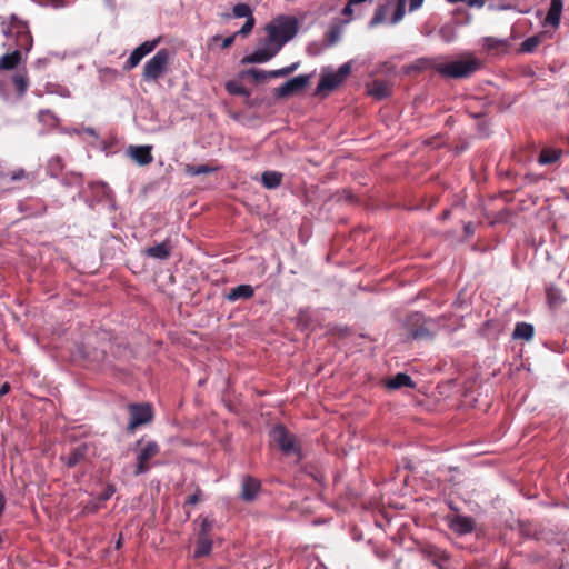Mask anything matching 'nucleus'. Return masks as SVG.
I'll list each match as a JSON object with an SVG mask.
<instances>
[{"label":"nucleus","instance_id":"f257e3e1","mask_svg":"<svg viewBox=\"0 0 569 569\" xmlns=\"http://www.w3.org/2000/svg\"><path fill=\"white\" fill-rule=\"evenodd\" d=\"M3 28L2 32L4 37H16L17 49L12 52L6 53L0 58V72L2 70H13L16 69L20 62L22 61V50L29 52L32 48V36L29 31V27L27 22L19 19L16 14H11L10 23L8 26L4 22H1Z\"/></svg>","mask_w":569,"mask_h":569},{"label":"nucleus","instance_id":"f03ea898","mask_svg":"<svg viewBox=\"0 0 569 569\" xmlns=\"http://www.w3.org/2000/svg\"><path fill=\"white\" fill-rule=\"evenodd\" d=\"M403 328L411 340H432L439 330V322L422 312L415 311L406 317Z\"/></svg>","mask_w":569,"mask_h":569},{"label":"nucleus","instance_id":"7ed1b4c3","mask_svg":"<svg viewBox=\"0 0 569 569\" xmlns=\"http://www.w3.org/2000/svg\"><path fill=\"white\" fill-rule=\"evenodd\" d=\"M266 31L267 39L281 50L297 34L298 20L291 16H280L266 27Z\"/></svg>","mask_w":569,"mask_h":569},{"label":"nucleus","instance_id":"20e7f679","mask_svg":"<svg viewBox=\"0 0 569 569\" xmlns=\"http://www.w3.org/2000/svg\"><path fill=\"white\" fill-rule=\"evenodd\" d=\"M270 437L282 455L293 456L297 463L302 460V448L297 436L291 433L283 425L274 426L270 431Z\"/></svg>","mask_w":569,"mask_h":569},{"label":"nucleus","instance_id":"39448f33","mask_svg":"<svg viewBox=\"0 0 569 569\" xmlns=\"http://www.w3.org/2000/svg\"><path fill=\"white\" fill-rule=\"evenodd\" d=\"M351 72V62L341 64L337 71L325 69L318 82L315 96L326 97L329 92L338 88Z\"/></svg>","mask_w":569,"mask_h":569},{"label":"nucleus","instance_id":"423d86ee","mask_svg":"<svg viewBox=\"0 0 569 569\" xmlns=\"http://www.w3.org/2000/svg\"><path fill=\"white\" fill-rule=\"evenodd\" d=\"M480 67L477 59L455 60L448 63H440L435 66V69L443 77L447 78H467L472 74Z\"/></svg>","mask_w":569,"mask_h":569},{"label":"nucleus","instance_id":"0eeeda50","mask_svg":"<svg viewBox=\"0 0 569 569\" xmlns=\"http://www.w3.org/2000/svg\"><path fill=\"white\" fill-rule=\"evenodd\" d=\"M170 52L168 49H160L157 53L146 62L143 67L142 78L147 82L158 81L168 69Z\"/></svg>","mask_w":569,"mask_h":569},{"label":"nucleus","instance_id":"6e6552de","mask_svg":"<svg viewBox=\"0 0 569 569\" xmlns=\"http://www.w3.org/2000/svg\"><path fill=\"white\" fill-rule=\"evenodd\" d=\"M130 421L127 431L132 433L137 427L149 423L153 419V409L149 403H131L129 405Z\"/></svg>","mask_w":569,"mask_h":569},{"label":"nucleus","instance_id":"1a4fd4ad","mask_svg":"<svg viewBox=\"0 0 569 569\" xmlns=\"http://www.w3.org/2000/svg\"><path fill=\"white\" fill-rule=\"evenodd\" d=\"M312 74H300L283 82L276 88L274 97L277 99H284L296 93L303 91L310 83Z\"/></svg>","mask_w":569,"mask_h":569},{"label":"nucleus","instance_id":"9d476101","mask_svg":"<svg viewBox=\"0 0 569 569\" xmlns=\"http://www.w3.org/2000/svg\"><path fill=\"white\" fill-rule=\"evenodd\" d=\"M423 557L437 569H451V553L429 545L421 550Z\"/></svg>","mask_w":569,"mask_h":569},{"label":"nucleus","instance_id":"9b49d317","mask_svg":"<svg viewBox=\"0 0 569 569\" xmlns=\"http://www.w3.org/2000/svg\"><path fill=\"white\" fill-rule=\"evenodd\" d=\"M446 519L448 528L459 537L470 535L476 529V520L471 516L455 513Z\"/></svg>","mask_w":569,"mask_h":569},{"label":"nucleus","instance_id":"f8f14e48","mask_svg":"<svg viewBox=\"0 0 569 569\" xmlns=\"http://www.w3.org/2000/svg\"><path fill=\"white\" fill-rule=\"evenodd\" d=\"M160 452V447L156 441H149L137 455L134 475L140 476L149 471V460Z\"/></svg>","mask_w":569,"mask_h":569},{"label":"nucleus","instance_id":"ddd939ff","mask_svg":"<svg viewBox=\"0 0 569 569\" xmlns=\"http://www.w3.org/2000/svg\"><path fill=\"white\" fill-rule=\"evenodd\" d=\"M94 198L101 197L94 204H91L90 208L97 211H113L116 210V203L112 197V192L110 188L104 184H97L93 188Z\"/></svg>","mask_w":569,"mask_h":569},{"label":"nucleus","instance_id":"4468645a","mask_svg":"<svg viewBox=\"0 0 569 569\" xmlns=\"http://www.w3.org/2000/svg\"><path fill=\"white\" fill-rule=\"evenodd\" d=\"M279 51L280 49H278L267 39L263 47L258 48L252 53L244 56L241 60V63H264L272 59Z\"/></svg>","mask_w":569,"mask_h":569},{"label":"nucleus","instance_id":"2eb2a0df","mask_svg":"<svg viewBox=\"0 0 569 569\" xmlns=\"http://www.w3.org/2000/svg\"><path fill=\"white\" fill-rule=\"evenodd\" d=\"M261 490V482L249 475L242 477L240 499L244 502H252L258 498Z\"/></svg>","mask_w":569,"mask_h":569},{"label":"nucleus","instance_id":"dca6fc26","mask_svg":"<svg viewBox=\"0 0 569 569\" xmlns=\"http://www.w3.org/2000/svg\"><path fill=\"white\" fill-rule=\"evenodd\" d=\"M158 41L157 40H152V41H146L143 43H141L139 47H137L130 54V57L128 58V60L126 61L124 63V69L126 70H130V69H133L134 67H137L140 61L148 54L150 53L151 51L154 50L156 46H157Z\"/></svg>","mask_w":569,"mask_h":569},{"label":"nucleus","instance_id":"f3484780","mask_svg":"<svg viewBox=\"0 0 569 569\" xmlns=\"http://www.w3.org/2000/svg\"><path fill=\"white\" fill-rule=\"evenodd\" d=\"M79 351L84 358L98 362L100 367L104 370L118 369L114 361L107 355L104 350L93 349L92 353L90 351H86L84 349H79Z\"/></svg>","mask_w":569,"mask_h":569},{"label":"nucleus","instance_id":"a211bd4d","mask_svg":"<svg viewBox=\"0 0 569 569\" xmlns=\"http://www.w3.org/2000/svg\"><path fill=\"white\" fill-rule=\"evenodd\" d=\"M173 246L170 239L157 243L156 246L148 247L143 250L144 256L156 260H167L172 252Z\"/></svg>","mask_w":569,"mask_h":569},{"label":"nucleus","instance_id":"6ab92c4d","mask_svg":"<svg viewBox=\"0 0 569 569\" xmlns=\"http://www.w3.org/2000/svg\"><path fill=\"white\" fill-rule=\"evenodd\" d=\"M89 447L87 443H81L70 450L68 455H63L60 457V460L68 467L73 468L82 460L86 459L88 455Z\"/></svg>","mask_w":569,"mask_h":569},{"label":"nucleus","instance_id":"aec40b11","mask_svg":"<svg viewBox=\"0 0 569 569\" xmlns=\"http://www.w3.org/2000/svg\"><path fill=\"white\" fill-rule=\"evenodd\" d=\"M396 1H397V6H396L395 12L392 14L391 21H390L391 24H397L398 22H400L403 19L405 13H406V0H396ZM408 1H409V11L413 12L422 7L425 0H408Z\"/></svg>","mask_w":569,"mask_h":569},{"label":"nucleus","instance_id":"412c9836","mask_svg":"<svg viewBox=\"0 0 569 569\" xmlns=\"http://www.w3.org/2000/svg\"><path fill=\"white\" fill-rule=\"evenodd\" d=\"M368 94L376 100H382L391 94V87L387 81L373 80L367 86Z\"/></svg>","mask_w":569,"mask_h":569},{"label":"nucleus","instance_id":"4be33fe9","mask_svg":"<svg viewBox=\"0 0 569 569\" xmlns=\"http://www.w3.org/2000/svg\"><path fill=\"white\" fill-rule=\"evenodd\" d=\"M129 154L140 166H146L152 162L150 146H134L129 148Z\"/></svg>","mask_w":569,"mask_h":569},{"label":"nucleus","instance_id":"5701e85b","mask_svg":"<svg viewBox=\"0 0 569 569\" xmlns=\"http://www.w3.org/2000/svg\"><path fill=\"white\" fill-rule=\"evenodd\" d=\"M254 296V289L251 284H239L234 288H231L230 291L226 295V299L229 302H234L240 299L248 300Z\"/></svg>","mask_w":569,"mask_h":569},{"label":"nucleus","instance_id":"b1692460","mask_svg":"<svg viewBox=\"0 0 569 569\" xmlns=\"http://www.w3.org/2000/svg\"><path fill=\"white\" fill-rule=\"evenodd\" d=\"M562 9H563L562 0H551L550 8L545 18V24H549L553 28H558L560 24Z\"/></svg>","mask_w":569,"mask_h":569},{"label":"nucleus","instance_id":"393cba45","mask_svg":"<svg viewBox=\"0 0 569 569\" xmlns=\"http://www.w3.org/2000/svg\"><path fill=\"white\" fill-rule=\"evenodd\" d=\"M386 387L391 390H397L402 387L415 388L416 383L408 373L398 372L386 381Z\"/></svg>","mask_w":569,"mask_h":569},{"label":"nucleus","instance_id":"a878e982","mask_svg":"<svg viewBox=\"0 0 569 569\" xmlns=\"http://www.w3.org/2000/svg\"><path fill=\"white\" fill-rule=\"evenodd\" d=\"M535 335V327L531 323L520 321L517 322L512 332V339L530 341Z\"/></svg>","mask_w":569,"mask_h":569},{"label":"nucleus","instance_id":"bb28decb","mask_svg":"<svg viewBox=\"0 0 569 569\" xmlns=\"http://www.w3.org/2000/svg\"><path fill=\"white\" fill-rule=\"evenodd\" d=\"M199 522V529L197 532V538H211V532L214 527L216 520L211 517L200 515L194 523Z\"/></svg>","mask_w":569,"mask_h":569},{"label":"nucleus","instance_id":"cd10ccee","mask_svg":"<svg viewBox=\"0 0 569 569\" xmlns=\"http://www.w3.org/2000/svg\"><path fill=\"white\" fill-rule=\"evenodd\" d=\"M561 149L543 148L539 154L538 163L541 166L553 164L561 158Z\"/></svg>","mask_w":569,"mask_h":569},{"label":"nucleus","instance_id":"c85d7f7f","mask_svg":"<svg viewBox=\"0 0 569 569\" xmlns=\"http://www.w3.org/2000/svg\"><path fill=\"white\" fill-rule=\"evenodd\" d=\"M253 17L252 9L248 3H238L232 8L231 13H223L221 18L224 20H230L232 18H244L248 19Z\"/></svg>","mask_w":569,"mask_h":569},{"label":"nucleus","instance_id":"c756f323","mask_svg":"<svg viewBox=\"0 0 569 569\" xmlns=\"http://www.w3.org/2000/svg\"><path fill=\"white\" fill-rule=\"evenodd\" d=\"M212 545L211 538H197L193 558L199 559L209 556L212 550Z\"/></svg>","mask_w":569,"mask_h":569},{"label":"nucleus","instance_id":"7c9ffc66","mask_svg":"<svg viewBox=\"0 0 569 569\" xmlns=\"http://www.w3.org/2000/svg\"><path fill=\"white\" fill-rule=\"evenodd\" d=\"M282 173L278 171H264L261 174V182L267 189H276L281 184Z\"/></svg>","mask_w":569,"mask_h":569},{"label":"nucleus","instance_id":"2f4dec72","mask_svg":"<svg viewBox=\"0 0 569 569\" xmlns=\"http://www.w3.org/2000/svg\"><path fill=\"white\" fill-rule=\"evenodd\" d=\"M546 296L551 307H558L565 302L561 290L553 284L546 288Z\"/></svg>","mask_w":569,"mask_h":569},{"label":"nucleus","instance_id":"473e14b6","mask_svg":"<svg viewBox=\"0 0 569 569\" xmlns=\"http://www.w3.org/2000/svg\"><path fill=\"white\" fill-rule=\"evenodd\" d=\"M12 82H13V86H14V88L17 90V93L20 97L23 96L27 92L28 87H29V79H28V76H27L26 71L17 72L12 77Z\"/></svg>","mask_w":569,"mask_h":569},{"label":"nucleus","instance_id":"72a5a7b5","mask_svg":"<svg viewBox=\"0 0 569 569\" xmlns=\"http://www.w3.org/2000/svg\"><path fill=\"white\" fill-rule=\"evenodd\" d=\"M541 41L542 34L529 37L520 44L519 51L521 53H531L541 43Z\"/></svg>","mask_w":569,"mask_h":569},{"label":"nucleus","instance_id":"f704fd0d","mask_svg":"<svg viewBox=\"0 0 569 569\" xmlns=\"http://www.w3.org/2000/svg\"><path fill=\"white\" fill-rule=\"evenodd\" d=\"M191 486L193 487V493L187 497V499L183 502V508L194 506L201 500H203V491L200 488V486L194 482H192Z\"/></svg>","mask_w":569,"mask_h":569},{"label":"nucleus","instance_id":"c9c22d12","mask_svg":"<svg viewBox=\"0 0 569 569\" xmlns=\"http://www.w3.org/2000/svg\"><path fill=\"white\" fill-rule=\"evenodd\" d=\"M439 37L446 43H451L457 39V30L451 24H445L439 29Z\"/></svg>","mask_w":569,"mask_h":569},{"label":"nucleus","instance_id":"e433bc0d","mask_svg":"<svg viewBox=\"0 0 569 569\" xmlns=\"http://www.w3.org/2000/svg\"><path fill=\"white\" fill-rule=\"evenodd\" d=\"M483 46L489 50L500 49V48L506 49L509 47V41L507 39L486 37V38H483Z\"/></svg>","mask_w":569,"mask_h":569},{"label":"nucleus","instance_id":"4c0bfd02","mask_svg":"<svg viewBox=\"0 0 569 569\" xmlns=\"http://www.w3.org/2000/svg\"><path fill=\"white\" fill-rule=\"evenodd\" d=\"M226 89L231 94L243 96V97L249 96V91L242 84H240L236 81H229L226 84Z\"/></svg>","mask_w":569,"mask_h":569},{"label":"nucleus","instance_id":"58836bf2","mask_svg":"<svg viewBox=\"0 0 569 569\" xmlns=\"http://www.w3.org/2000/svg\"><path fill=\"white\" fill-rule=\"evenodd\" d=\"M187 173L190 176L208 174L214 171V168L208 164L188 166Z\"/></svg>","mask_w":569,"mask_h":569},{"label":"nucleus","instance_id":"ea45409f","mask_svg":"<svg viewBox=\"0 0 569 569\" xmlns=\"http://www.w3.org/2000/svg\"><path fill=\"white\" fill-rule=\"evenodd\" d=\"M311 321V315L309 310H300L297 316V326L301 329H307Z\"/></svg>","mask_w":569,"mask_h":569},{"label":"nucleus","instance_id":"a19ab883","mask_svg":"<svg viewBox=\"0 0 569 569\" xmlns=\"http://www.w3.org/2000/svg\"><path fill=\"white\" fill-rule=\"evenodd\" d=\"M268 72L269 71H266V70L251 68V69L246 71V74L250 76L256 81H264L267 79H270Z\"/></svg>","mask_w":569,"mask_h":569},{"label":"nucleus","instance_id":"79ce46f5","mask_svg":"<svg viewBox=\"0 0 569 569\" xmlns=\"http://www.w3.org/2000/svg\"><path fill=\"white\" fill-rule=\"evenodd\" d=\"M254 23H256L254 17H250V18L246 19V22L243 23L241 29L238 30L237 32H234V34L241 36V37H247L252 31Z\"/></svg>","mask_w":569,"mask_h":569},{"label":"nucleus","instance_id":"37998d69","mask_svg":"<svg viewBox=\"0 0 569 569\" xmlns=\"http://www.w3.org/2000/svg\"><path fill=\"white\" fill-rule=\"evenodd\" d=\"M11 181H20L26 180L28 183L32 182V178L29 173H27L23 169H17L11 172L10 176Z\"/></svg>","mask_w":569,"mask_h":569},{"label":"nucleus","instance_id":"c03bdc74","mask_svg":"<svg viewBox=\"0 0 569 569\" xmlns=\"http://www.w3.org/2000/svg\"><path fill=\"white\" fill-rule=\"evenodd\" d=\"M386 16V9L383 7H379L376 9L373 17L371 18L369 24L370 27H376L383 22Z\"/></svg>","mask_w":569,"mask_h":569},{"label":"nucleus","instance_id":"a18cd8bd","mask_svg":"<svg viewBox=\"0 0 569 569\" xmlns=\"http://www.w3.org/2000/svg\"><path fill=\"white\" fill-rule=\"evenodd\" d=\"M341 32L339 28L332 27L330 31L328 32L327 38V46H333L339 39H340Z\"/></svg>","mask_w":569,"mask_h":569},{"label":"nucleus","instance_id":"49530a36","mask_svg":"<svg viewBox=\"0 0 569 569\" xmlns=\"http://www.w3.org/2000/svg\"><path fill=\"white\" fill-rule=\"evenodd\" d=\"M114 492H116V490H114L113 486H108L102 492L99 493L98 500L107 501L113 496Z\"/></svg>","mask_w":569,"mask_h":569},{"label":"nucleus","instance_id":"de8ad7c7","mask_svg":"<svg viewBox=\"0 0 569 569\" xmlns=\"http://www.w3.org/2000/svg\"><path fill=\"white\" fill-rule=\"evenodd\" d=\"M39 120L40 121L51 120V121L56 122L57 121V117L50 110H41L39 112Z\"/></svg>","mask_w":569,"mask_h":569},{"label":"nucleus","instance_id":"09e8293b","mask_svg":"<svg viewBox=\"0 0 569 569\" xmlns=\"http://www.w3.org/2000/svg\"><path fill=\"white\" fill-rule=\"evenodd\" d=\"M476 228H477V224H475L473 222L465 223V226H463L465 238L466 239L471 238L475 234Z\"/></svg>","mask_w":569,"mask_h":569},{"label":"nucleus","instance_id":"8fccbe9b","mask_svg":"<svg viewBox=\"0 0 569 569\" xmlns=\"http://www.w3.org/2000/svg\"><path fill=\"white\" fill-rule=\"evenodd\" d=\"M268 74L270 78H282L288 76L284 68L270 70Z\"/></svg>","mask_w":569,"mask_h":569},{"label":"nucleus","instance_id":"3c124183","mask_svg":"<svg viewBox=\"0 0 569 569\" xmlns=\"http://www.w3.org/2000/svg\"><path fill=\"white\" fill-rule=\"evenodd\" d=\"M353 6L355 4H350V0H348L347 4L342 9V14L349 18L348 21L352 19Z\"/></svg>","mask_w":569,"mask_h":569},{"label":"nucleus","instance_id":"603ef678","mask_svg":"<svg viewBox=\"0 0 569 569\" xmlns=\"http://www.w3.org/2000/svg\"><path fill=\"white\" fill-rule=\"evenodd\" d=\"M111 352L113 355H118L119 357H121L122 353H127L128 352V348L123 347L121 345L111 346Z\"/></svg>","mask_w":569,"mask_h":569},{"label":"nucleus","instance_id":"864d4df0","mask_svg":"<svg viewBox=\"0 0 569 569\" xmlns=\"http://www.w3.org/2000/svg\"><path fill=\"white\" fill-rule=\"evenodd\" d=\"M49 62L50 61L48 58H39L34 61V68L39 70L46 69Z\"/></svg>","mask_w":569,"mask_h":569},{"label":"nucleus","instance_id":"5fc2aeb1","mask_svg":"<svg viewBox=\"0 0 569 569\" xmlns=\"http://www.w3.org/2000/svg\"><path fill=\"white\" fill-rule=\"evenodd\" d=\"M49 167L51 170H61L62 168V164H61V159L59 157H56V158H52L49 162Z\"/></svg>","mask_w":569,"mask_h":569},{"label":"nucleus","instance_id":"6e6d98bb","mask_svg":"<svg viewBox=\"0 0 569 569\" xmlns=\"http://www.w3.org/2000/svg\"><path fill=\"white\" fill-rule=\"evenodd\" d=\"M236 38H237V36L234 33L229 36V37H227V38H224L222 40L221 48L222 49L230 48L233 44Z\"/></svg>","mask_w":569,"mask_h":569},{"label":"nucleus","instance_id":"4d7b16f0","mask_svg":"<svg viewBox=\"0 0 569 569\" xmlns=\"http://www.w3.org/2000/svg\"><path fill=\"white\" fill-rule=\"evenodd\" d=\"M487 0H467L466 4L471 8H482L486 4Z\"/></svg>","mask_w":569,"mask_h":569},{"label":"nucleus","instance_id":"13d9d810","mask_svg":"<svg viewBox=\"0 0 569 569\" xmlns=\"http://www.w3.org/2000/svg\"><path fill=\"white\" fill-rule=\"evenodd\" d=\"M7 507V499L3 492L0 490V519L2 518Z\"/></svg>","mask_w":569,"mask_h":569},{"label":"nucleus","instance_id":"bf43d9fd","mask_svg":"<svg viewBox=\"0 0 569 569\" xmlns=\"http://www.w3.org/2000/svg\"><path fill=\"white\" fill-rule=\"evenodd\" d=\"M299 62H293L290 66L284 67L287 74L289 76L295 72L299 68Z\"/></svg>","mask_w":569,"mask_h":569},{"label":"nucleus","instance_id":"052dcab7","mask_svg":"<svg viewBox=\"0 0 569 569\" xmlns=\"http://www.w3.org/2000/svg\"><path fill=\"white\" fill-rule=\"evenodd\" d=\"M59 96L61 97H66V98H69L70 97V91L68 88H64V87H60L57 91H56Z\"/></svg>","mask_w":569,"mask_h":569},{"label":"nucleus","instance_id":"680f3d73","mask_svg":"<svg viewBox=\"0 0 569 569\" xmlns=\"http://www.w3.org/2000/svg\"><path fill=\"white\" fill-rule=\"evenodd\" d=\"M68 3L63 0H51V6L54 7V8H63L66 7Z\"/></svg>","mask_w":569,"mask_h":569},{"label":"nucleus","instance_id":"e2e57ef3","mask_svg":"<svg viewBox=\"0 0 569 569\" xmlns=\"http://www.w3.org/2000/svg\"><path fill=\"white\" fill-rule=\"evenodd\" d=\"M10 390V385L8 382L3 383L1 387H0V397L7 395Z\"/></svg>","mask_w":569,"mask_h":569},{"label":"nucleus","instance_id":"0e129e2a","mask_svg":"<svg viewBox=\"0 0 569 569\" xmlns=\"http://www.w3.org/2000/svg\"><path fill=\"white\" fill-rule=\"evenodd\" d=\"M337 332H338V335H339L340 337H345V336H347V335H348V332H349V328H348V327H339V328L337 329Z\"/></svg>","mask_w":569,"mask_h":569},{"label":"nucleus","instance_id":"69168bd1","mask_svg":"<svg viewBox=\"0 0 569 569\" xmlns=\"http://www.w3.org/2000/svg\"><path fill=\"white\" fill-rule=\"evenodd\" d=\"M83 131H84L87 134H89V136H91V137L97 138V133H96V130H94L93 128H89V127H88V128H86Z\"/></svg>","mask_w":569,"mask_h":569},{"label":"nucleus","instance_id":"338daca9","mask_svg":"<svg viewBox=\"0 0 569 569\" xmlns=\"http://www.w3.org/2000/svg\"><path fill=\"white\" fill-rule=\"evenodd\" d=\"M122 543H123V539H122V535L119 536L118 540L116 541L114 543V548L117 550H119L121 547H122Z\"/></svg>","mask_w":569,"mask_h":569},{"label":"nucleus","instance_id":"774afa93","mask_svg":"<svg viewBox=\"0 0 569 569\" xmlns=\"http://www.w3.org/2000/svg\"><path fill=\"white\" fill-rule=\"evenodd\" d=\"M448 507H449L452 511H455L456 513H458L459 509H458V507L453 503V501H449V502H448Z\"/></svg>","mask_w":569,"mask_h":569}]
</instances>
